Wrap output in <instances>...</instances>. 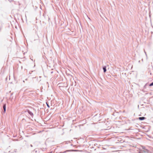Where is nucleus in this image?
<instances>
[{
    "instance_id": "nucleus-9",
    "label": "nucleus",
    "mask_w": 153,
    "mask_h": 153,
    "mask_svg": "<svg viewBox=\"0 0 153 153\" xmlns=\"http://www.w3.org/2000/svg\"><path fill=\"white\" fill-rule=\"evenodd\" d=\"M144 53H145V54H146V56H147V54H146V52L145 51V50H144Z\"/></svg>"
},
{
    "instance_id": "nucleus-19",
    "label": "nucleus",
    "mask_w": 153,
    "mask_h": 153,
    "mask_svg": "<svg viewBox=\"0 0 153 153\" xmlns=\"http://www.w3.org/2000/svg\"><path fill=\"white\" fill-rule=\"evenodd\" d=\"M23 82H25V81L24 80H23Z\"/></svg>"
},
{
    "instance_id": "nucleus-1",
    "label": "nucleus",
    "mask_w": 153,
    "mask_h": 153,
    "mask_svg": "<svg viewBox=\"0 0 153 153\" xmlns=\"http://www.w3.org/2000/svg\"><path fill=\"white\" fill-rule=\"evenodd\" d=\"M142 152H143L146 153H148L149 152V151L148 149H146L145 147H142V149L141 150Z\"/></svg>"
},
{
    "instance_id": "nucleus-7",
    "label": "nucleus",
    "mask_w": 153,
    "mask_h": 153,
    "mask_svg": "<svg viewBox=\"0 0 153 153\" xmlns=\"http://www.w3.org/2000/svg\"><path fill=\"white\" fill-rule=\"evenodd\" d=\"M147 84V83H146L144 86L143 88L144 89H145L146 88V86Z\"/></svg>"
},
{
    "instance_id": "nucleus-8",
    "label": "nucleus",
    "mask_w": 153,
    "mask_h": 153,
    "mask_svg": "<svg viewBox=\"0 0 153 153\" xmlns=\"http://www.w3.org/2000/svg\"><path fill=\"white\" fill-rule=\"evenodd\" d=\"M66 152V151H64L63 152H59V153H65Z\"/></svg>"
},
{
    "instance_id": "nucleus-5",
    "label": "nucleus",
    "mask_w": 153,
    "mask_h": 153,
    "mask_svg": "<svg viewBox=\"0 0 153 153\" xmlns=\"http://www.w3.org/2000/svg\"><path fill=\"white\" fill-rule=\"evenodd\" d=\"M6 106H3V108L4 109V111L3 112L4 113L6 111Z\"/></svg>"
},
{
    "instance_id": "nucleus-4",
    "label": "nucleus",
    "mask_w": 153,
    "mask_h": 153,
    "mask_svg": "<svg viewBox=\"0 0 153 153\" xmlns=\"http://www.w3.org/2000/svg\"><path fill=\"white\" fill-rule=\"evenodd\" d=\"M145 118L144 117H140L139 118V120H142L145 119Z\"/></svg>"
},
{
    "instance_id": "nucleus-17",
    "label": "nucleus",
    "mask_w": 153,
    "mask_h": 153,
    "mask_svg": "<svg viewBox=\"0 0 153 153\" xmlns=\"http://www.w3.org/2000/svg\"><path fill=\"white\" fill-rule=\"evenodd\" d=\"M139 106L138 105V108H139Z\"/></svg>"
},
{
    "instance_id": "nucleus-13",
    "label": "nucleus",
    "mask_w": 153,
    "mask_h": 153,
    "mask_svg": "<svg viewBox=\"0 0 153 153\" xmlns=\"http://www.w3.org/2000/svg\"><path fill=\"white\" fill-rule=\"evenodd\" d=\"M30 146L31 147H32L33 146L31 144L30 145Z\"/></svg>"
},
{
    "instance_id": "nucleus-6",
    "label": "nucleus",
    "mask_w": 153,
    "mask_h": 153,
    "mask_svg": "<svg viewBox=\"0 0 153 153\" xmlns=\"http://www.w3.org/2000/svg\"><path fill=\"white\" fill-rule=\"evenodd\" d=\"M149 86L150 87L153 86V82L149 84Z\"/></svg>"
},
{
    "instance_id": "nucleus-3",
    "label": "nucleus",
    "mask_w": 153,
    "mask_h": 153,
    "mask_svg": "<svg viewBox=\"0 0 153 153\" xmlns=\"http://www.w3.org/2000/svg\"><path fill=\"white\" fill-rule=\"evenodd\" d=\"M28 112V113L32 116L33 117V113L30 111L29 110H27Z\"/></svg>"
},
{
    "instance_id": "nucleus-10",
    "label": "nucleus",
    "mask_w": 153,
    "mask_h": 153,
    "mask_svg": "<svg viewBox=\"0 0 153 153\" xmlns=\"http://www.w3.org/2000/svg\"><path fill=\"white\" fill-rule=\"evenodd\" d=\"M46 104L47 105H49L47 102H46Z\"/></svg>"
},
{
    "instance_id": "nucleus-16",
    "label": "nucleus",
    "mask_w": 153,
    "mask_h": 153,
    "mask_svg": "<svg viewBox=\"0 0 153 153\" xmlns=\"http://www.w3.org/2000/svg\"><path fill=\"white\" fill-rule=\"evenodd\" d=\"M138 62H140V61L139 60Z\"/></svg>"
},
{
    "instance_id": "nucleus-20",
    "label": "nucleus",
    "mask_w": 153,
    "mask_h": 153,
    "mask_svg": "<svg viewBox=\"0 0 153 153\" xmlns=\"http://www.w3.org/2000/svg\"><path fill=\"white\" fill-rule=\"evenodd\" d=\"M141 105H143V104H142Z\"/></svg>"
},
{
    "instance_id": "nucleus-12",
    "label": "nucleus",
    "mask_w": 153,
    "mask_h": 153,
    "mask_svg": "<svg viewBox=\"0 0 153 153\" xmlns=\"http://www.w3.org/2000/svg\"><path fill=\"white\" fill-rule=\"evenodd\" d=\"M48 108H49L50 107V106H47Z\"/></svg>"
},
{
    "instance_id": "nucleus-15",
    "label": "nucleus",
    "mask_w": 153,
    "mask_h": 153,
    "mask_svg": "<svg viewBox=\"0 0 153 153\" xmlns=\"http://www.w3.org/2000/svg\"><path fill=\"white\" fill-rule=\"evenodd\" d=\"M3 105H6V104H4Z\"/></svg>"
},
{
    "instance_id": "nucleus-2",
    "label": "nucleus",
    "mask_w": 153,
    "mask_h": 153,
    "mask_svg": "<svg viewBox=\"0 0 153 153\" xmlns=\"http://www.w3.org/2000/svg\"><path fill=\"white\" fill-rule=\"evenodd\" d=\"M103 69L104 73H105L106 71V66H105L103 67Z\"/></svg>"
},
{
    "instance_id": "nucleus-18",
    "label": "nucleus",
    "mask_w": 153,
    "mask_h": 153,
    "mask_svg": "<svg viewBox=\"0 0 153 153\" xmlns=\"http://www.w3.org/2000/svg\"><path fill=\"white\" fill-rule=\"evenodd\" d=\"M27 80V79H25L26 80Z\"/></svg>"
},
{
    "instance_id": "nucleus-14",
    "label": "nucleus",
    "mask_w": 153,
    "mask_h": 153,
    "mask_svg": "<svg viewBox=\"0 0 153 153\" xmlns=\"http://www.w3.org/2000/svg\"><path fill=\"white\" fill-rule=\"evenodd\" d=\"M53 73V71L51 72V74H52Z\"/></svg>"
},
{
    "instance_id": "nucleus-11",
    "label": "nucleus",
    "mask_w": 153,
    "mask_h": 153,
    "mask_svg": "<svg viewBox=\"0 0 153 153\" xmlns=\"http://www.w3.org/2000/svg\"><path fill=\"white\" fill-rule=\"evenodd\" d=\"M1 27H0V31H1Z\"/></svg>"
}]
</instances>
